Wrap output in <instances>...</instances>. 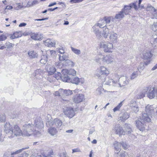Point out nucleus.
<instances>
[{"label": "nucleus", "mask_w": 157, "mask_h": 157, "mask_svg": "<svg viewBox=\"0 0 157 157\" xmlns=\"http://www.w3.org/2000/svg\"><path fill=\"white\" fill-rule=\"evenodd\" d=\"M4 131L6 136L9 138L22 135V131L18 126L15 125L12 127L9 123H6L5 124Z\"/></svg>", "instance_id": "nucleus-1"}, {"label": "nucleus", "mask_w": 157, "mask_h": 157, "mask_svg": "<svg viewBox=\"0 0 157 157\" xmlns=\"http://www.w3.org/2000/svg\"><path fill=\"white\" fill-rule=\"evenodd\" d=\"M155 105H148L146 106L145 111L142 113L140 119L143 122H150L151 119L150 117L152 114L154 113Z\"/></svg>", "instance_id": "nucleus-2"}, {"label": "nucleus", "mask_w": 157, "mask_h": 157, "mask_svg": "<svg viewBox=\"0 0 157 157\" xmlns=\"http://www.w3.org/2000/svg\"><path fill=\"white\" fill-rule=\"evenodd\" d=\"M34 128L33 124H25L22 127V135L26 136H29L33 134Z\"/></svg>", "instance_id": "nucleus-3"}, {"label": "nucleus", "mask_w": 157, "mask_h": 157, "mask_svg": "<svg viewBox=\"0 0 157 157\" xmlns=\"http://www.w3.org/2000/svg\"><path fill=\"white\" fill-rule=\"evenodd\" d=\"M100 48H102L105 52H112L113 50V46L109 42L101 41L100 44Z\"/></svg>", "instance_id": "nucleus-4"}, {"label": "nucleus", "mask_w": 157, "mask_h": 157, "mask_svg": "<svg viewBox=\"0 0 157 157\" xmlns=\"http://www.w3.org/2000/svg\"><path fill=\"white\" fill-rule=\"evenodd\" d=\"M62 80L64 82H71L76 84H78L80 82L83 83V81L82 78L79 79L78 77H75L71 79L67 75H64L62 78Z\"/></svg>", "instance_id": "nucleus-5"}, {"label": "nucleus", "mask_w": 157, "mask_h": 157, "mask_svg": "<svg viewBox=\"0 0 157 157\" xmlns=\"http://www.w3.org/2000/svg\"><path fill=\"white\" fill-rule=\"evenodd\" d=\"M144 88H147L146 93L148 98L150 99L153 98L156 96L157 97V89L154 87L148 86L144 87Z\"/></svg>", "instance_id": "nucleus-6"}, {"label": "nucleus", "mask_w": 157, "mask_h": 157, "mask_svg": "<svg viewBox=\"0 0 157 157\" xmlns=\"http://www.w3.org/2000/svg\"><path fill=\"white\" fill-rule=\"evenodd\" d=\"M128 78L126 76H123L119 78L118 82L114 86L117 87H122L128 84L129 82Z\"/></svg>", "instance_id": "nucleus-7"}, {"label": "nucleus", "mask_w": 157, "mask_h": 157, "mask_svg": "<svg viewBox=\"0 0 157 157\" xmlns=\"http://www.w3.org/2000/svg\"><path fill=\"white\" fill-rule=\"evenodd\" d=\"M99 72H97L95 74V76L98 78H102V75L107 76L109 73V70L105 66H101L99 67Z\"/></svg>", "instance_id": "nucleus-8"}, {"label": "nucleus", "mask_w": 157, "mask_h": 157, "mask_svg": "<svg viewBox=\"0 0 157 157\" xmlns=\"http://www.w3.org/2000/svg\"><path fill=\"white\" fill-rule=\"evenodd\" d=\"M47 125L50 126H53L57 128H59L62 124V122L61 120L57 118L55 119L53 121H50L46 123Z\"/></svg>", "instance_id": "nucleus-9"}, {"label": "nucleus", "mask_w": 157, "mask_h": 157, "mask_svg": "<svg viewBox=\"0 0 157 157\" xmlns=\"http://www.w3.org/2000/svg\"><path fill=\"white\" fill-rule=\"evenodd\" d=\"M118 34L114 32V31L110 32L109 35V40L112 43H116L117 42L118 39Z\"/></svg>", "instance_id": "nucleus-10"}, {"label": "nucleus", "mask_w": 157, "mask_h": 157, "mask_svg": "<svg viewBox=\"0 0 157 157\" xmlns=\"http://www.w3.org/2000/svg\"><path fill=\"white\" fill-rule=\"evenodd\" d=\"M102 58L103 62L105 64L111 63L113 62V58L112 56L110 55L103 56Z\"/></svg>", "instance_id": "nucleus-11"}, {"label": "nucleus", "mask_w": 157, "mask_h": 157, "mask_svg": "<svg viewBox=\"0 0 157 157\" xmlns=\"http://www.w3.org/2000/svg\"><path fill=\"white\" fill-rule=\"evenodd\" d=\"M84 95L82 94H78L75 95L73 98V101L76 103H78L82 102L84 99Z\"/></svg>", "instance_id": "nucleus-12"}, {"label": "nucleus", "mask_w": 157, "mask_h": 157, "mask_svg": "<svg viewBox=\"0 0 157 157\" xmlns=\"http://www.w3.org/2000/svg\"><path fill=\"white\" fill-rule=\"evenodd\" d=\"M62 73L65 75H71L75 76L76 75V71L74 69H71L70 70L63 69L62 71Z\"/></svg>", "instance_id": "nucleus-13"}, {"label": "nucleus", "mask_w": 157, "mask_h": 157, "mask_svg": "<svg viewBox=\"0 0 157 157\" xmlns=\"http://www.w3.org/2000/svg\"><path fill=\"white\" fill-rule=\"evenodd\" d=\"M116 134L119 135L124 134L125 132L122 127L119 124L116 125L114 129Z\"/></svg>", "instance_id": "nucleus-14"}, {"label": "nucleus", "mask_w": 157, "mask_h": 157, "mask_svg": "<svg viewBox=\"0 0 157 157\" xmlns=\"http://www.w3.org/2000/svg\"><path fill=\"white\" fill-rule=\"evenodd\" d=\"M65 114L68 117L71 118L75 115V112L72 108H68L64 111Z\"/></svg>", "instance_id": "nucleus-15"}, {"label": "nucleus", "mask_w": 157, "mask_h": 157, "mask_svg": "<svg viewBox=\"0 0 157 157\" xmlns=\"http://www.w3.org/2000/svg\"><path fill=\"white\" fill-rule=\"evenodd\" d=\"M129 105L135 112L136 113L139 111V109L135 101L131 100L129 103Z\"/></svg>", "instance_id": "nucleus-16"}, {"label": "nucleus", "mask_w": 157, "mask_h": 157, "mask_svg": "<svg viewBox=\"0 0 157 157\" xmlns=\"http://www.w3.org/2000/svg\"><path fill=\"white\" fill-rule=\"evenodd\" d=\"M35 127H36L38 129H41L44 127V124L43 122L40 119H36L35 120L34 124Z\"/></svg>", "instance_id": "nucleus-17"}, {"label": "nucleus", "mask_w": 157, "mask_h": 157, "mask_svg": "<svg viewBox=\"0 0 157 157\" xmlns=\"http://www.w3.org/2000/svg\"><path fill=\"white\" fill-rule=\"evenodd\" d=\"M136 125L140 131H143L145 130V125L140 121L138 120L135 121Z\"/></svg>", "instance_id": "nucleus-18"}, {"label": "nucleus", "mask_w": 157, "mask_h": 157, "mask_svg": "<svg viewBox=\"0 0 157 157\" xmlns=\"http://www.w3.org/2000/svg\"><path fill=\"white\" fill-rule=\"evenodd\" d=\"M143 58L145 59H150L152 55L150 50H145L143 52Z\"/></svg>", "instance_id": "nucleus-19"}, {"label": "nucleus", "mask_w": 157, "mask_h": 157, "mask_svg": "<svg viewBox=\"0 0 157 157\" xmlns=\"http://www.w3.org/2000/svg\"><path fill=\"white\" fill-rule=\"evenodd\" d=\"M31 37L34 40H40L43 38V36L41 34L35 33L31 34Z\"/></svg>", "instance_id": "nucleus-20"}, {"label": "nucleus", "mask_w": 157, "mask_h": 157, "mask_svg": "<svg viewBox=\"0 0 157 157\" xmlns=\"http://www.w3.org/2000/svg\"><path fill=\"white\" fill-rule=\"evenodd\" d=\"M94 25L101 28H104L108 25L105 24V22L104 21L103 19L100 20Z\"/></svg>", "instance_id": "nucleus-21"}, {"label": "nucleus", "mask_w": 157, "mask_h": 157, "mask_svg": "<svg viewBox=\"0 0 157 157\" xmlns=\"http://www.w3.org/2000/svg\"><path fill=\"white\" fill-rule=\"evenodd\" d=\"M44 44L48 47H52L55 46L56 42L54 41H52L50 39H48L45 41H43Z\"/></svg>", "instance_id": "nucleus-22"}, {"label": "nucleus", "mask_w": 157, "mask_h": 157, "mask_svg": "<svg viewBox=\"0 0 157 157\" xmlns=\"http://www.w3.org/2000/svg\"><path fill=\"white\" fill-rule=\"evenodd\" d=\"M48 133L52 136L56 135L58 132L57 129L54 127L51 126L48 130Z\"/></svg>", "instance_id": "nucleus-23"}, {"label": "nucleus", "mask_w": 157, "mask_h": 157, "mask_svg": "<svg viewBox=\"0 0 157 157\" xmlns=\"http://www.w3.org/2000/svg\"><path fill=\"white\" fill-rule=\"evenodd\" d=\"M147 89L146 88H144V87L142 91L136 95V97L137 98L141 99L144 98L145 96V94L146 93Z\"/></svg>", "instance_id": "nucleus-24"}, {"label": "nucleus", "mask_w": 157, "mask_h": 157, "mask_svg": "<svg viewBox=\"0 0 157 157\" xmlns=\"http://www.w3.org/2000/svg\"><path fill=\"white\" fill-rule=\"evenodd\" d=\"M28 54L30 59H33L37 57L38 55L35 51L33 50H30L28 52Z\"/></svg>", "instance_id": "nucleus-25"}, {"label": "nucleus", "mask_w": 157, "mask_h": 157, "mask_svg": "<svg viewBox=\"0 0 157 157\" xmlns=\"http://www.w3.org/2000/svg\"><path fill=\"white\" fill-rule=\"evenodd\" d=\"M107 27L108 25L106 27L104 28L103 29L102 35L105 38H107L109 34L110 33V32L109 33V29Z\"/></svg>", "instance_id": "nucleus-26"}, {"label": "nucleus", "mask_w": 157, "mask_h": 157, "mask_svg": "<svg viewBox=\"0 0 157 157\" xmlns=\"http://www.w3.org/2000/svg\"><path fill=\"white\" fill-rule=\"evenodd\" d=\"M131 7L129 6V5H125L124 8L122 10L125 15H128L130 12Z\"/></svg>", "instance_id": "nucleus-27"}, {"label": "nucleus", "mask_w": 157, "mask_h": 157, "mask_svg": "<svg viewBox=\"0 0 157 157\" xmlns=\"http://www.w3.org/2000/svg\"><path fill=\"white\" fill-rule=\"evenodd\" d=\"M54 94L56 96H65L64 90L60 89L58 91H56Z\"/></svg>", "instance_id": "nucleus-28"}, {"label": "nucleus", "mask_w": 157, "mask_h": 157, "mask_svg": "<svg viewBox=\"0 0 157 157\" xmlns=\"http://www.w3.org/2000/svg\"><path fill=\"white\" fill-rule=\"evenodd\" d=\"M124 130L128 134H130L132 132V126L130 124H125Z\"/></svg>", "instance_id": "nucleus-29"}, {"label": "nucleus", "mask_w": 157, "mask_h": 157, "mask_svg": "<svg viewBox=\"0 0 157 157\" xmlns=\"http://www.w3.org/2000/svg\"><path fill=\"white\" fill-rule=\"evenodd\" d=\"M149 63H140L137 67V70L140 72H141L145 68V65H147Z\"/></svg>", "instance_id": "nucleus-30"}, {"label": "nucleus", "mask_w": 157, "mask_h": 157, "mask_svg": "<svg viewBox=\"0 0 157 157\" xmlns=\"http://www.w3.org/2000/svg\"><path fill=\"white\" fill-rule=\"evenodd\" d=\"M47 71L50 75L53 74L56 71V69L53 66L49 65L48 66Z\"/></svg>", "instance_id": "nucleus-31"}, {"label": "nucleus", "mask_w": 157, "mask_h": 157, "mask_svg": "<svg viewBox=\"0 0 157 157\" xmlns=\"http://www.w3.org/2000/svg\"><path fill=\"white\" fill-rule=\"evenodd\" d=\"M21 36V32H16L14 33L13 35H11L10 38L12 39H14L20 37Z\"/></svg>", "instance_id": "nucleus-32"}, {"label": "nucleus", "mask_w": 157, "mask_h": 157, "mask_svg": "<svg viewBox=\"0 0 157 157\" xmlns=\"http://www.w3.org/2000/svg\"><path fill=\"white\" fill-rule=\"evenodd\" d=\"M96 26L94 25L92 28L93 29V32L97 37H100L101 36V32L99 29L96 28Z\"/></svg>", "instance_id": "nucleus-33"}, {"label": "nucleus", "mask_w": 157, "mask_h": 157, "mask_svg": "<svg viewBox=\"0 0 157 157\" xmlns=\"http://www.w3.org/2000/svg\"><path fill=\"white\" fill-rule=\"evenodd\" d=\"M117 81H115L112 79L110 78H109V79L106 81L105 84L107 85H113V86H115L114 85L117 84Z\"/></svg>", "instance_id": "nucleus-34"}, {"label": "nucleus", "mask_w": 157, "mask_h": 157, "mask_svg": "<svg viewBox=\"0 0 157 157\" xmlns=\"http://www.w3.org/2000/svg\"><path fill=\"white\" fill-rule=\"evenodd\" d=\"M129 117V115L127 113H124L119 118V120L124 121Z\"/></svg>", "instance_id": "nucleus-35"}, {"label": "nucleus", "mask_w": 157, "mask_h": 157, "mask_svg": "<svg viewBox=\"0 0 157 157\" xmlns=\"http://www.w3.org/2000/svg\"><path fill=\"white\" fill-rule=\"evenodd\" d=\"M125 14L122 11L119 12L118 13L116 14L115 17V18L117 19H120L123 18Z\"/></svg>", "instance_id": "nucleus-36"}, {"label": "nucleus", "mask_w": 157, "mask_h": 157, "mask_svg": "<svg viewBox=\"0 0 157 157\" xmlns=\"http://www.w3.org/2000/svg\"><path fill=\"white\" fill-rule=\"evenodd\" d=\"M138 2L137 1L135 2L131 3L129 5L132 8H134L136 10H137L140 8H139V6L137 5Z\"/></svg>", "instance_id": "nucleus-37"}, {"label": "nucleus", "mask_w": 157, "mask_h": 157, "mask_svg": "<svg viewBox=\"0 0 157 157\" xmlns=\"http://www.w3.org/2000/svg\"><path fill=\"white\" fill-rule=\"evenodd\" d=\"M114 145L115 149L117 151H120L121 150V143L116 141L114 144Z\"/></svg>", "instance_id": "nucleus-38"}, {"label": "nucleus", "mask_w": 157, "mask_h": 157, "mask_svg": "<svg viewBox=\"0 0 157 157\" xmlns=\"http://www.w3.org/2000/svg\"><path fill=\"white\" fill-rule=\"evenodd\" d=\"M151 43L152 44L155 46L157 44V36L154 35L151 38Z\"/></svg>", "instance_id": "nucleus-39"}, {"label": "nucleus", "mask_w": 157, "mask_h": 157, "mask_svg": "<svg viewBox=\"0 0 157 157\" xmlns=\"http://www.w3.org/2000/svg\"><path fill=\"white\" fill-rule=\"evenodd\" d=\"M47 61V58L46 56L43 55L40 60V62L43 64H45Z\"/></svg>", "instance_id": "nucleus-40"}, {"label": "nucleus", "mask_w": 157, "mask_h": 157, "mask_svg": "<svg viewBox=\"0 0 157 157\" xmlns=\"http://www.w3.org/2000/svg\"><path fill=\"white\" fill-rule=\"evenodd\" d=\"M138 76V72L137 71H134L131 75L130 78L131 80H132L136 78Z\"/></svg>", "instance_id": "nucleus-41"}, {"label": "nucleus", "mask_w": 157, "mask_h": 157, "mask_svg": "<svg viewBox=\"0 0 157 157\" xmlns=\"http://www.w3.org/2000/svg\"><path fill=\"white\" fill-rule=\"evenodd\" d=\"M6 117L4 113L1 114L0 115V121L1 122H5L6 121Z\"/></svg>", "instance_id": "nucleus-42"}, {"label": "nucleus", "mask_w": 157, "mask_h": 157, "mask_svg": "<svg viewBox=\"0 0 157 157\" xmlns=\"http://www.w3.org/2000/svg\"><path fill=\"white\" fill-rule=\"evenodd\" d=\"M117 153L119 155V157H126L128 155L127 153L124 151L117 152Z\"/></svg>", "instance_id": "nucleus-43"}, {"label": "nucleus", "mask_w": 157, "mask_h": 157, "mask_svg": "<svg viewBox=\"0 0 157 157\" xmlns=\"http://www.w3.org/2000/svg\"><path fill=\"white\" fill-rule=\"evenodd\" d=\"M123 101H124L121 102L119 103V104L116 107L114 108L113 110L114 112L119 110L120 108L123 105L122 103Z\"/></svg>", "instance_id": "nucleus-44"}, {"label": "nucleus", "mask_w": 157, "mask_h": 157, "mask_svg": "<svg viewBox=\"0 0 157 157\" xmlns=\"http://www.w3.org/2000/svg\"><path fill=\"white\" fill-rule=\"evenodd\" d=\"M151 10L153 12V14L154 17L157 19V10L154 7H152Z\"/></svg>", "instance_id": "nucleus-45"}, {"label": "nucleus", "mask_w": 157, "mask_h": 157, "mask_svg": "<svg viewBox=\"0 0 157 157\" xmlns=\"http://www.w3.org/2000/svg\"><path fill=\"white\" fill-rule=\"evenodd\" d=\"M151 29L154 31H157V22H154L151 26Z\"/></svg>", "instance_id": "nucleus-46"}, {"label": "nucleus", "mask_w": 157, "mask_h": 157, "mask_svg": "<svg viewBox=\"0 0 157 157\" xmlns=\"http://www.w3.org/2000/svg\"><path fill=\"white\" fill-rule=\"evenodd\" d=\"M66 62L67 64L71 67H73L75 65V63L70 60H66Z\"/></svg>", "instance_id": "nucleus-47"}, {"label": "nucleus", "mask_w": 157, "mask_h": 157, "mask_svg": "<svg viewBox=\"0 0 157 157\" xmlns=\"http://www.w3.org/2000/svg\"><path fill=\"white\" fill-rule=\"evenodd\" d=\"M71 48L73 52L76 54L79 55L81 53V51L79 49L75 48L72 47H71Z\"/></svg>", "instance_id": "nucleus-48"}, {"label": "nucleus", "mask_w": 157, "mask_h": 157, "mask_svg": "<svg viewBox=\"0 0 157 157\" xmlns=\"http://www.w3.org/2000/svg\"><path fill=\"white\" fill-rule=\"evenodd\" d=\"M29 148V147H26L25 148H23L21 149H19L15 152H14L12 153L11 155H14V154H18L19 153H20L21 152V151L24 150H25V149H28Z\"/></svg>", "instance_id": "nucleus-49"}, {"label": "nucleus", "mask_w": 157, "mask_h": 157, "mask_svg": "<svg viewBox=\"0 0 157 157\" xmlns=\"http://www.w3.org/2000/svg\"><path fill=\"white\" fill-rule=\"evenodd\" d=\"M103 89L101 87L98 88L96 91L95 93L97 95H101L102 93V92Z\"/></svg>", "instance_id": "nucleus-50"}, {"label": "nucleus", "mask_w": 157, "mask_h": 157, "mask_svg": "<svg viewBox=\"0 0 157 157\" xmlns=\"http://www.w3.org/2000/svg\"><path fill=\"white\" fill-rule=\"evenodd\" d=\"M64 76H61V74L59 72H58L57 73L55 74L54 76L55 78L57 80L60 78L62 79V78Z\"/></svg>", "instance_id": "nucleus-51"}, {"label": "nucleus", "mask_w": 157, "mask_h": 157, "mask_svg": "<svg viewBox=\"0 0 157 157\" xmlns=\"http://www.w3.org/2000/svg\"><path fill=\"white\" fill-rule=\"evenodd\" d=\"M104 20V21L105 22V24H109L110 22L111 17H105L103 19Z\"/></svg>", "instance_id": "nucleus-52"}, {"label": "nucleus", "mask_w": 157, "mask_h": 157, "mask_svg": "<svg viewBox=\"0 0 157 157\" xmlns=\"http://www.w3.org/2000/svg\"><path fill=\"white\" fill-rule=\"evenodd\" d=\"M65 96H67L72 94V91L70 90H64Z\"/></svg>", "instance_id": "nucleus-53"}, {"label": "nucleus", "mask_w": 157, "mask_h": 157, "mask_svg": "<svg viewBox=\"0 0 157 157\" xmlns=\"http://www.w3.org/2000/svg\"><path fill=\"white\" fill-rule=\"evenodd\" d=\"M121 145H122L123 148L124 150L128 149V146L125 142H122L121 143Z\"/></svg>", "instance_id": "nucleus-54"}, {"label": "nucleus", "mask_w": 157, "mask_h": 157, "mask_svg": "<svg viewBox=\"0 0 157 157\" xmlns=\"http://www.w3.org/2000/svg\"><path fill=\"white\" fill-rule=\"evenodd\" d=\"M5 46L6 48L7 47V48H9L13 47L14 46V44L12 43H10V42H7L6 43Z\"/></svg>", "instance_id": "nucleus-55"}, {"label": "nucleus", "mask_w": 157, "mask_h": 157, "mask_svg": "<svg viewBox=\"0 0 157 157\" xmlns=\"http://www.w3.org/2000/svg\"><path fill=\"white\" fill-rule=\"evenodd\" d=\"M67 58V57L66 55H59V59L60 61H64Z\"/></svg>", "instance_id": "nucleus-56"}, {"label": "nucleus", "mask_w": 157, "mask_h": 157, "mask_svg": "<svg viewBox=\"0 0 157 157\" xmlns=\"http://www.w3.org/2000/svg\"><path fill=\"white\" fill-rule=\"evenodd\" d=\"M47 54H50L52 56H54L56 54V52L54 50H48L47 51Z\"/></svg>", "instance_id": "nucleus-57"}, {"label": "nucleus", "mask_w": 157, "mask_h": 157, "mask_svg": "<svg viewBox=\"0 0 157 157\" xmlns=\"http://www.w3.org/2000/svg\"><path fill=\"white\" fill-rule=\"evenodd\" d=\"M18 6L17 7H16L15 8V10H18L20 9H21L23 7V3H18L17 4Z\"/></svg>", "instance_id": "nucleus-58"}, {"label": "nucleus", "mask_w": 157, "mask_h": 157, "mask_svg": "<svg viewBox=\"0 0 157 157\" xmlns=\"http://www.w3.org/2000/svg\"><path fill=\"white\" fill-rule=\"evenodd\" d=\"M7 37L4 35H2L0 36V41H2L6 39Z\"/></svg>", "instance_id": "nucleus-59"}, {"label": "nucleus", "mask_w": 157, "mask_h": 157, "mask_svg": "<svg viewBox=\"0 0 157 157\" xmlns=\"http://www.w3.org/2000/svg\"><path fill=\"white\" fill-rule=\"evenodd\" d=\"M42 73L41 70L40 69H38L35 71V75L36 76L38 74H41Z\"/></svg>", "instance_id": "nucleus-60"}, {"label": "nucleus", "mask_w": 157, "mask_h": 157, "mask_svg": "<svg viewBox=\"0 0 157 157\" xmlns=\"http://www.w3.org/2000/svg\"><path fill=\"white\" fill-rule=\"evenodd\" d=\"M67 153L66 152L60 153L59 154L60 157H66Z\"/></svg>", "instance_id": "nucleus-61"}, {"label": "nucleus", "mask_w": 157, "mask_h": 157, "mask_svg": "<svg viewBox=\"0 0 157 157\" xmlns=\"http://www.w3.org/2000/svg\"><path fill=\"white\" fill-rule=\"evenodd\" d=\"M102 56L101 55H98L97 56L96 58L95 59V60L97 62H98L100 59L102 58Z\"/></svg>", "instance_id": "nucleus-62"}, {"label": "nucleus", "mask_w": 157, "mask_h": 157, "mask_svg": "<svg viewBox=\"0 0 157 157\" xmlns=\"http://www.w3.org/2000/svg\"><path fill=\"white\" fill-rule=\"evenodd\" d=\"M72 153H74V152H81L80 150L78 148L73 149L72 150Z\"/></svg>", "instance_id": "nucleus-63"}, {"label": "nucleus", "mask_w": 157, "mask_h": 157, "mask_svg": "<svg viewBox=\"0 0 157 157\" xmlns=\"http://www.w3.org/2000/svg\"><path fill=\"white\" fill-rule=\"evenodd\" d=\"M33 134H36L37 135L40 134V132L38 131H36L34 128V131L33 132Z\"/></svg>", "instance_id": "nucleus-64"}]
</instances>
